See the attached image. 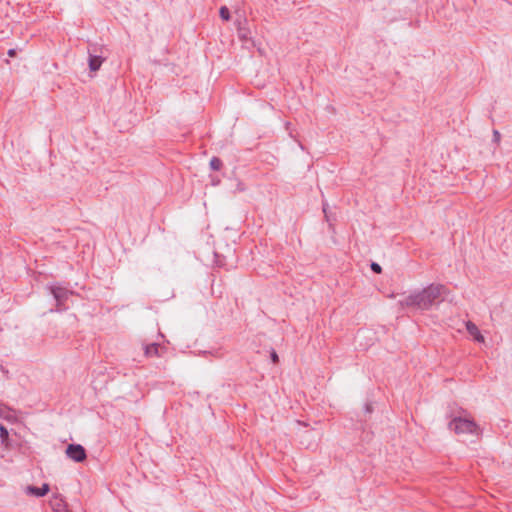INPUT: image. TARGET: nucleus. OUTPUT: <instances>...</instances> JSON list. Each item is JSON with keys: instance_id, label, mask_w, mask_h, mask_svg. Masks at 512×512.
I'll return each instance as SVG.
<instances>
[{"instance_id": "6", "label": "nucleus", "mask_w": 512, "mask_h": 512, "mask_svg": "<svg viewBox=\"0 0 512 512\" xmlns=\"http://www.w3.org/2000/svg\"><path fill=\"white\" fill-rule=\"evenodd\" d=\"M50 505L55 512H69L65 501L59 496H54L50 501Z\"/></svg>"}, {"instance_id": "11", "label": "nucleus", "mask_w": 512, "mask_h": 512, "mask_svg": "<svg viewBox=\"0 0 512 512\" xmlns=\"http://www.w3.org/2000/svg\"><path fill=\"white\" fill-rule=\"evenodd\" d=\"M238 37L242 41H248L250 40V32L249 30L239 27L238 28Z\"/></svg>"}, {"instance_id": "3", "label": "nucleus", "mask_w": 512, "mask_h": 512, "mask_svg": "<svg viewBox=\"0 0 512 512\" xmlns=\"http://www.w3.org/2000/svg\"><path fill=\"white\" fill-rule=\"evenodd\" d=\"M66 455L75 462H83L87 458L86 451L80 444H69L66 448Z\"/></svg>"}, {"instance_id": "12", "label": "nucleus", "mask_w": 512, "mask_h": 512, "mask_svg": "<svg viewBox=\"0 0 512 512\" xmlns=\"http://www.w3.org/2000/svg\"><path fill=\"white\" fill-rule=\"evenodd\" d=\"M210 167H211L212 170L218 171L222 167V161L219 158H217V157H213L210 160Z\"/></svg>"}, {"instance_id": "2", "label": "nucleus", "mask_w": 512, "mask_h": 512, "mask_svg": "<svg viewBox=\"0 0 512 512\" xmlns=\"http://www.w3.org/2000/svg\"><path fill=\"white\" fill-rule=\"evenodd\" d=\"M449 429L454 431L457 435H480L479 426L473 418L467 415L454 417L449 422Z\"/></svg>"}, {"instance_id": "4", "label": "nucleus", "mask_w": 512, "mask_h": 512, "mask_svg": "<svg viewBox=\"0 0 512 512\" xmlns=\"http://www.w3.org/2000/svg\"><path fill=\"white\" fill-rule=\"evenodd\" d=\"M50 291L53 294L55 300L57 301L58 310L65 309L63 307L64 302L68 299L69 295H71L72 292L60 286H51Z\"/></svg>"}, {"instance_id": "9", "label": "nucleus", "mask_w": 512, "mask_h": 512, "mask_svg": "<svg viewBox=\"0 0 512 512\" xmlns=\"http://www.w3.org/2000/svg\"><path fill=\"white\" fill-rule=\"evenodd\" d=\"M104 59L100 56H90L89 57V68L91 71H97L100 69Z\"/></svg>"}, {"instance_id": "14", "label": "nucleus", "mask_w": 512, "mask_h": 512, "mask_svg": "<svg viewBox=\"0 0 512 512\" xmlns=\"http://www.w3.org/2000/svg\"><path fill=\"white\" fill-rule=\"evenodd\" d=\"M220 17L224 20V21H228L230 19V12H229V9L226 7V6H222L220 8Z\"/></svg>"}, {"instance_id": "17", "label": "nucleus", "mask_w": 512, "mask_h": 512, "mask_svg": "<svg viewBox=\"0 0 512 512\" xmlns=\"http://www.w3.org/2000/svg\"><path fill=\"white\" fill-rule=\"evenodd\" d=\"M493 136L496 142L500 141V133L497 130L494 131Z\"/></svg>"}, {"instance_id": "1", "label": "nucleus", "mask_w": 512, "mask_h": 512, "mask_svg": "<svg viewBox=\"0 0 512 512\" xmlns=\"http://www.w3.org/2000/svg\"><path fill=\"white\" fill-rule=\"evenodd\" d=\"M447 289L442 284H431L421 291H416L399 301L401 307H412L419 310H429L433 305L442 301Z\"/></svg>"}, {"instance_id": "16", "label": "nucleus", "mask_w": 512, "mask_h": 512, "mask_svg": "<svg viewBox=\"0 0 512 512\" xmlns=\"http://www.w3.org/2000/svg\"><path fill=\"white\" fill-rule=\"evenodd\" d=\"M271 360L274 364H277L279 362V357L275 351L271 352Z\"/></svg>"}, {"instance_id": "15", "label": "nucleus", "mask_w": 512, "mask_h": 512, "mask_svg": "<svg viewBox=\"0 0 512 512\" xmlns=\"http://www.w3.org/2000/svg\"><path fill=\"white\" fill-rule=\"evenodd\" d=\"M371 269H372L375 273H378V274H379V273H381V271H382L381 266H380L379 264H377V263H372V264H371Z\"/></svg>"}, {"instance_id": "7", "label": "nucleus", "mask_w": 512, "mask_h": 512, "mask_svg": "<svg viewBox=\"0 0 512 512\" xmlns=\"http://www.w3.org/2000/svg\"><path fill=\"white\" fill-rule=\"evenodd\" d=\"M49 485L47 483H44L42 487L38 488L35 486H28L26 491L28 494L34 495L36 497H42L45 496L49 492Z\"/></svg>"}, {"instance_id": "13", "label": "nucleus", "mask_w": 512, "mask_h": 512, "mask_svg": "<svg viewBox=\"0 0 512 512\" xmlns=\"http://www.w3.org/2000/svg\"><path fill=\"white\" fill-rule=\"evenodd\" d=\"M0 439H1L2 444H4V445L8 444V431L2 424H0Z\"/></svg>"}, {"instance_id": "8", "label": "nucleus", "mask_w": 512, "mask_h": 512, "mask_svg": "<svg viewBox=\"0 0 512 512\" xmlns=\"http://www.w3.org/2000/svg\"><path fill=\"white\" fill-rule=\"evenodd\" d=\"M0 417L9 422H14L17 420L15 411L3 404H0Z\"/></svg>"}, {"instance_id": "10", "label": "nucleus", "mask_w": 512, "mask_h": 512, "mask_svg": "<svg viewBox=\"0 0 512 512\" xmlns=\"http://www.w3.org/2000/svg\"><path fill=\"white\" fill-rule=\"evenodd\" d=\"M160 345L159 344H156V343H152V344H149V345H146L145 346V355L147 357H154V356H159L160 355Z\"/></svg>"}, {"instance_id": "5", "label": "nucleus", "mask_w": 512, "mask_h": 512, "mask_svg": "<svg viewBox=\"0 0 512 512\" xmlns=\"http://www.w3.org/2000/svg\"><path fill=\"white\" fill-rule=\"evenodd\" d=\"M465 325H466L467 332L474 339V341L479 342V343L485 342L484 336L481 334L479 328L476 326L475 323H473L471 321H467Z\"/></svg>"}, {"instance_id": "18", "label": "nucleus", "mask_w": 512, "mask_h": 512, "mask_svg": "<svg viewBox=\"0 0 512 512\" xmlns=\"http://www.w3.org/2000/svg\"><path fill=\"white\" fill-rule=\"evenodd\" d=\"M8 55H9L10 57H14V56L16 55V51H15L14 49H10V50L8 51Z\"/></svg>"}]
</instances>
